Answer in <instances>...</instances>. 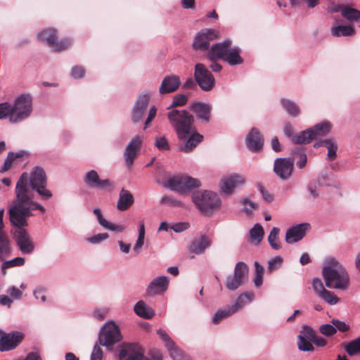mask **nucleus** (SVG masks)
I'll return each mask as SVG.
<instances>
[{
    "label": "nucleus",
    "instance_id": "obj_1",
    "mask_svg": "<svg viewBox=\"0 0 360 360\" xmlns=\"http://www.w3.org/2000/svg\"><path fill=\"white\" fill-rule=\"evenodd\" d=\"M46 173L40 167H35L30 174L27 172L21 174L15 186V200L8 210L9 220L13 226H27V218L32 216V210H38L42 213L45 212L44 206L33 201V198L34 191L46 199L51 198L52 193L46 189Z\"/></svg>",
    "mask_w": 360,
    "mask_h": 360
},
{
    "label": "nucleus",
    "instance_id": "obj_2",
    "mask_svg": "<svg viewBox=\"0 0 360 360\" xmlns=\"http://www.w3.org/2000/svg\"><path fill=\"white\" fill-rule=\"evenodd\" d=\"M122 338L120 328L114 322H107L101 328L98 342L94 347L90 360H102L103 351L99 345L110 347Z\"/></svg>",
    "mask_w": 360,
    "mask_h": 360
},
{
    "label": "nucleus",
    "instance_id": "obj_3",
    "mask_svg": "<svg viewBox=\"0 0 360 360\" xmlns=\"http://www.w3.org/2000/svg\"><path fill=\"white\" fill-rule=\"evenodd\" d=\"M326 285L329 288L346 290L349 285V276L345 269L336 260H331L330 265L322 271Z\"/></svg>",
    "mask_w": 360,
    "mask_h": 360
},
{
    "label": "nucleus",
    "instance_id": "obj_4",
    "mask_svg": "<svg viewBox=\"0 0 360 360\" xmlns=\"http://www.w3.org/2000/svg\"><path fill=\"white\" fill-rule=\"evenodd\" d=\"M231 44L230 39H225L222 42L214 44L209 51L207 58L210 60L221 59L231 65L243 63V60L240 56V49L236 47L231 48Z\"/></svg>",
    "mask_w": 360,
    "mask_h": 360
},
{
    "label": "nucleus",
    "instance_id": "obj_5",
    "mask_svg": "<svg viewBox=\"0 0 360 360\" xmlns=\"http://www.w3.org/2000/svg\"><path fill=\"white\" fill-rule=\"evenodd\" d=\"M167 117L169 123L174 129L178 139L184 140L191 133L192 125L194 122V117L185 110H171Z\"/></svg>",
    "mask_w": 360,
    "mask_h": 360
},
{
    "label": "nucleus",
    "instance_id": "obj_6",
    "mask_svg": "<svg viewBox=\"0 0 360 360\" xmlns=\"http://www.w3.org/2000/svg\"><path fill=\"white\" fill-rule=\"evenodd\" d=\"M10 122L18 123L30 116L32 112V98L30 94H20L13 103H10Z\"/></svg>",
    "mask_w": 360,
    "mask_h": 360
},
{
    "label": "nucleus",
    "instance_id": "obj_7",
    "mask_svg": "<svg viewBox=\"0 0 360 360\" xmlns=\"http://www.w3.org/2000/svg\"><path fill=\"white\" fill-rule=\"evenodd\" d=\"M150 358H145L143 352L136 343H122L119 352L120 360H162V352L158 349L150 350Z\"/></svg>",
    "mask_w": 360,
    "mask_h": 360
},
{
    "label": "nucleus",
    "instance_id": "obj_8",
    "mask_svg": "<svg viewBox=\"0 0 360 360\" xmlns=\"http://www.w3.org/2000/svg\"><path fill=\"white\" fill-rule=\"evenodd\" d=\"M192 200L200 212L206 214L218 210L221 206L219 196L210 191L194 192L192 195Z\"/></svg>",
    "mask_w": 360,
    "mask_h": 360
},
{
    "label": "nucleus",
    "instance_id": "obj_9",
    "mask_svg": "<svg viewBox=\"0 0 360 360\" xmlns=\"http://www.w3.org/2000/svg\"><path fill=\"white\" fill-rule=\"evenodd\" d=\"M167 186L172 191L186 194L190 193L193 189L200 187V182L198 179L188 175H178L169 178Z\"/></svg>",
    "mask_w": 360,
    "mask_h": 360
},
{
    "label": "nucleus",
    "instance_id": "obj_10",
    "mask_svg": "<svg viewBox=\"0 0 360 360\" xmlns=\"http://www.w3.org/2000/svg\"><path fill=\"white\" fill-rule=\"evenodd\" d=\"M84 182L89 188L100 190L107 193H111L115 188V182L114 181L110 179H100L98 172L94 169H91L85 174Z\"/></svg>",
    "mask_w": 360,
    "mask_h": 360
},
{
    "label": "nucleus",
    "instance_id": "obj_11",
    "mask_svg": "<svg viewBox=\"0 0 360 360\" xmlns=\"http://www.w3.org/2000/svg\"><path fill=\"white\" fill-rule=\"evenodd\" d=\"M248 271V266L245 262H238L235 266L233 275L226 278V288L229 290H236L247 281Z\"/></svg>",
    "mask_w": 360,
    "mask_h": 360
},
{
    "label": "nucleus",
    "instance_id": "obj_12",
    "mask_svg": "<svg viewBox=\"0 0 360 360\" xmlns=\"http://www.w3.org/2000/svg\"><path fill=\"white\" fill-rule=\"evenodd\" d=\"M39 41L46 43L50 48L56 51H62L68 49L71 41L65 39L57 41L56 30L54 29H45L37 35Z\"/></svg>",
    "mask_w": 360,
    "mask_h": 360
},
{
    "label": "nucleus",
    "instance_id": "obj_13",
    "mask_svg": "<svg viewBox=\"0 0 360 360\" xmlns=\"http://www.w3.org/2000/svg\"><path fill=\"white\" fill-rule=\"evenodd\" d=\"M194 77L199 87L204 91H210L215 86L214 76L202 63L195 65Z\"/></svg>",
    "mask_w": 360,
    "mask_h": 360
},
{
    "label": "nucleus",
    "instance_id": "obj_14",
    "mask_svg": "<svg viewBox=\"0 0 360 360\" xmlns=\"http://www.w3.org/2000/svg\"><path fill=\"white\" fill-rule=\"evenodd\" d=\"M219 37V32L214 29H203L195 36L193 46L196 50L207 51L212 41Z\"/></svg>",
    "mask_w": 360,
    "mask_h": 360
},
{
    "label": "nucleus",
    "instance_id": "obj_15",
    "mask_svg": "<svg viewBox=\"0 0 360 360\" xmlns=\"http://www.w3.org/2000/svg\"><path fill=\"white\" fill-rule=\"evenodd\" d=\"M294 159L278 158L274 160V172L281 179L286 181L291 176L294 169Z\"/></svg>",
    "mask_w": 360,
    "mask_h": 360
},
{
    "label": "nucleus",
    "instance_id": "obj_16",
    "mask_svg": "<svg viewBox=\"0 0 360 360\" xmlns=\"http://www.w3.org/2000/svg\"><path fill=\"white\" fill-rule=\"evenodd\" d=\"M157 333L160 339L164 342L165 347L167 348L170 357L173 360H190L189 356L186 355L175 344L174 340L169 336L166 331L159 329L157 331Z\"/></svg>",
    "mask_w": 360,
    "mask_h": 360
},
{
    "label": "nucleus",
    "instance_id": "obj_17",
    "mask_svg": "<svg viewBox=\"0 0 360 360\" xmlns=\"http://www.w3.org/2000/svg\"><path fill=\"white\" fill-rule=\"evenodd\" d=\"M150 94L148 93L142 94L138 96L131 113V120L133 123H136L142 120L149 103Z\"/></svg>",
    "mask_w": 360,
    "mask_h": 360
},
{
    "label": "nucleus",
    "instance_id": "obj_18",
    "mask_svg": "<svg viewBox=\"0 0 360 360\" xmlns=\"http://www.w3.org/2000/svg\"><path fill=\"white\" fill-rule=\"evenodd\" d=\"M24 334L19 331L3 333L0 339V351L6 352L15 349L23 340Z\"/></svg>",
    "mask_w": 360,
    "mask_h": 360
},
{
    "label": "nucleus",
    "instance_id": "obj_19",
    "mask_svg": "<svg viewBox=\"0 0 360 360\" xmlns=\"http://www.w3.org/2000/svg\"><path fill=\"white\" fill-rule=\"evenodd\" d=\"M22 227L17 226L19 229L16 231L15 240L22 253L28 255L34 251L35 246L31 236L25 230L22 229Z\"/></svg>",
    "mask_w": 360,
    "mask_h": 360
},
{
    "label": "nucleus",
    "instance_id": "obj_20",
    "mask_svg": "<svg viewBox=\"0 0 360 360\" xmlns=\"http://www.w3.org/2000/svg\"><path fill=\"white\" fill-rule=\"evenodd\" d=\"M245 182V178L238 174L226 176L221 181V191L225 195H230L233 193L236 187L242 186Z\"/></svg>",
    "mask_w": 360,
    "mask_h": 360
},
{
    "label": "nucleus",
    "instance_id": "obj_21",
    "mask_svg": "<svg viewBox=\"0 0 360 360\" xmlns=\"http://www.w3.org/2000/svg\"><path fill=\"white\" fill-rule=\"evenodd\" d=\"M142 142L143 139L139 136L134 137L129 142L124 153V159L127 167H131L138 156Z\"/></svg>",
    "mask_w": 360,
    "mask_h": 360
},
{
    "label": "nucleus",
    "instance_id": "obj_22",
    "mask_svg": "<svg viewBox=\"0 0 360 360\" xmlns=\"http://www.w3.org/2000/svg\"><path fill=\"white\" fill-rule=\"evenodd\" d=\"M169 285V278L167 276H161L155 278L149 283L146 288V295L149 297L162 294L165 292Z\"/></svg>",
    "mask_w": 360,
    "mask_h": 360
},
{
    "label": "nucleus",
    "instance_id": "obj_23",
    "mask_svg": "<svg viewBox=\"0 0 360 360\" xmlns=\"http://www.w3.org/2000/svg\"><path fill=\"white\" fill-rule=\"evenodd\" d=\"M309 227L308 223L299 224L288 229L285 233V242L289 244L301 240Z\"/></svg>",
    "mask_w": 360,
    "mask_h": 360
},
{
    "label": "nucleus",
    "instance_id": "obj_24",
    "mask_svg": "<svg viewBox=\"0 0 360 360\" xmlns=\"http://www.w3.org/2000/svg\"><path fill=\"white\" fill-rule=\"evenodd\" d=\"M181 85L180 77L174 74L165 76L159 87V93L165 95L176 91Z\"/></svg>",
    "mask_w": 360,
    "mask_h": 360
},
{
    "label": "nucleus",
    "instance_id": "obj_25",
    "mask_svg": "<svg viewBox=\"0 0 360 360\" xmlns=\"http://www.w3.org/2000/svg\"><path fill=\"white\" fill-rule=\"evenodd\" d=\"M212 239L207 235H199L189 245V251L195 255L203 254L211 246Z\"/></svg>",
    "mask_w": 360,
    "mask_h": 360
},
{
    "label": "nucleus",
    "instance_id": "obj_26",
    "mask_svg": "<svg viewBox=\"0 0 360 360\" xmlns=\"http://www.w3.org/2000/svg\"><path fill=\"white\" fill-rule=\"evenodd\" d=\"M248 148L253 152L260 150L264 145L263 136L257 128H252L246 136Z\"/></svg>",
    "mask_w": 360,
    "mask_h": 360
},
{
    "label": "nucleus",
    "instance_id": "obj_27",
    "mask_svg": "<svg viewBox=\"0 0 360 360\" xmlns=\"http://www.w3.org/2000/svg\"><path fill=\"white\" fill-rule=\"evenodd\" d=\"M191 110L198 120L206 123L210 122L212 110L210 105L204 102H195L191 105Z\"/></svg>",
    "mask_w": 360,
    "mask_h": 360
},
{
    "label": "nucleus",
    "instance_id": "obj_28",
    "mask_svg": "<svg viewBox=\"0 0 360 360\" xmlns=\"http://www.w3.org/2000/svg\"><path fill=\"white\" fill-rule=\"evenodd\" d=\"M134 203V197L132 193L124 188H122L119 193L116 208L121 212L129 210Z\"/></svg>",
    "mask_w": 360,
    "mask_h": 360
},
{
    "label": "nucleus",
    "instance_id": "obj_29",
    "mask_svg": "<svg viewBox=\"0 0 360 360\" xmlns=\"http://www.w3.org/2000/svg\"><path fill=\"white\" fill-rule=\"evenodd\" d=\"M4 210H0V259H4L5 257L10 252L9 240L3 231V214Z\"/></svg>",
    "mask_w": 360,
    "mask_h": 360
},
{
    "label": "nucleus",
    "instance_id": "obj_30",
    "mask_svg": "<svg viewBox=\"0 0 360 360\" xmlns=\"http://www.w3.org/2000/svg\"><path fill=\"white\" fill-rule=\"evenodd\" d=\"M203 139V136L198 134L194 133L191 134L184 143L179 146V150L185 153H189L196 147Z\"/></svg>",
    "mask_w": 360,
    "mask_h": 360
},
{
    "label": "nucleus",
    "instance_id": "obj_31",
    "mask_svg": "<svg viewBox=\"0 0 360 360\" xmlns=\"http://www.w3.org/2000/svg\"><path fill=\"white\" fill-rule=\"evenodd\" d=\"M134 311L139 316L147 319H151L155 315L154 310L142 300L136 303Z\"/></svg>",
    "mask_w": 360,
    "mask_h": 360
},
{
    "label": "nucleus",
    "instance_id": "obj_32",
    "mask_svg": "<svg viewBox=\"0 0 360 360\" xmlns=\"http://www.w3.org/2000/svg\"><path fill=\"white\" fill-rule=\"evenodd\" d=\"M254 298V294L251 292H245L240 294L235 301L234 304L231 307L234 314L240 311L246 304Z\"/></svg>",
    "mask_w": 360,
    "mask_h": 360
},
{
    "label": "nucleus",
    "instance_id": "obj_33",
    "mask_svg": "<svg viewBox=\"0 0 360 360\" xmlns=\"http://www.w3.org/2000/svg\"><path fill=\"white\" fill-rule=\"evenodd\" d=\"M341 346L349 356H352L360 354V336L350 342H342Z\"/></svg>",
    "mask_w": 360,
    "mask_h": 360
},
{
    "label": "nucleus",
    "instance_id": "obj_34",
    "mask_svg": "<svg viewBox=\"0 0 360 360\" xmlns=\"http://www.w3.org/2000/svg\"><path fill=\"white\" fill-rule=\"evenodd\" d=\"M330 32L336 37H349L354 34V29L349 25H337L331 28Z\"/></svg>",
    "mask_w": 360,
    "mask_h": 360
},
{
    "label": "nucleus",
    "instance_id": "obj_35",
    "mask_svg": "<svg viewBox=\"0 0 360 360\" xmlns=\"http://www.w3.org/2000/svg\"><path fill=\"white\" fill-rule=\"evenodd\" d=\"M312 131L308 129L292 137V142L295 144H307L310 143L313 139Z\"/></svg>",
    "mask_w": 360,
    "mask_h": 360
},
{
    "label": "nucleus",
    "instance_id": "obj_36",
    "mask_svg": "<svg viewBox=\"0 0 360 360\" xmlns=\"http://www.w3.org/2000/svg\"><path fill=\"white\" fill-rule=\"evenodd\" d=\"M330 128L331 127L329 122H323L309 128V130H311V134L314 139L317 136H325L330 131Z\"/></svg>",
    "mask_w": 360,
    "mask_h": 360
},
{
    "label": "nucleus",
    "instance_id": "obj_37",
    "mask_svg": "<svg viewBox=\"0 0 360 360\" xmlns=\"http://www.w3.org/2000/svg\"><path fill=\"white\" fill-rule=\"evenodd\" d=\"M234 314L232 309L230 306H226L225 307L218 310L212 317V322L214 324H218L221 321L227 319Z\"/></svg>",
    "mask_w": 360,
    "mask_h": 360
},
{
    "label": "nucleus",
    "instance_id": "obj_38",
    "mask_svg": "<svg viewBox=\"0 0 360 360\" xmlns=\"http://www.w3.org/2000/svg\"><path fill=\"white\" fill-rule=\"evenodd\" d=\"M281 103L290 115L297 117L300 115V108L295 102L290 99L282 98Z\"/></svg>",
    "mask_w": 360,
    "mask_h": 360
},
{
    "label": "nucleus",
    "instance_id": "obj_39",
    "mask_svg": "<svg viewBox=\"0 0 360 360\" xmlns=\"http://www.w3.org/2000/svg\"><path fill=\"white\" fill-rule=\"evenodd\" d=\"M340 11L342 15L349 21H356L360 19V11L355 8L344 6Z\"/></svg>",
    "mask_w": 360,
    "mask_h": 360
},
{
    "label": "nucleus",
    "instance_id": "obj_40",
    "mask_svg": "<svg viewBox=\"0 0 360 360\" xmlns=\"http://www.w3.org/2000/svg\"><path fill=\"white\" fill-rule=\"evenodd\" d=\"M323 144H324V146L328 149L327 156L328 160L333 161L335 160L337 157L336 152L338 150V146L335 142L331 139H327L323 140Z\"/></svg>",
    "mask_w": 360,
    "mask_h": 360
},
{
    "label": "nucleus",
    "instance_id": "obj_41",
    "mask_svg": "<svg viewBox=\"0 0 360 360\" xmlns=\"http://www.w3.org/2000/svg\"><path fill=\"white\" fill-rule=\"evenodd\" d=\"M144 238H145V226L143 221H141L139 227V236L138 238L133 247L134 251L136 254H139L140 249L143 247L144 244Z\"/></svg>",
    "mask_w": 360,
    "mask_h": 360
},
{
    "label": "nucleus",
    "instance_id": "obj_42",
    "mask_svg": "<svg viewBox=\"0 0 360 360\" xmlns=\"http://www.w3.org/2000/svg\"><path fill=\"white\" fill-rule=\"evenodd\" d=\"M279 231L280 230L278 228L274 227L270 231L269 235L268 236V241L269 243V245L274 250H278L281 247L278 238Z\"/></svg>",
    "mask_w": 360,
    "mask_h": 360
},
{
    "label": "nucleus",
    "instance_id": "obj_43",
    "mask_svg": "<svg viewBox=\"0 0 360 360\" xmlns=\"http://www.w3.org/2000/svg\"><path fill=\"white\" fill-rule=\"evenodd\" d=\"M255 278L254 283L256 287H259L262 284L264 267L258 262H255Z\"/></svg>",
    "mask_w": 360,
    "mask_h": 360
},
{
    "label": "nucleus",
    "instance_id": "obj_44",
    "mask_svg": "<svg viewBox=\"0 0 360 360\" xmlns=\"http://www.w3.org/2000/svg\"><path fill=\"white\" fill-rule=\"evenodd\" d=\"M25 264L23 257H15L11 260L4 262L1 265V271L3 274H6V269L13 266H21Z\"/></svg>",
    "mask_w": 360,
    "mask_h": 360
},
{
    "label": "nucleus",
    "instance_id": "obj_45",
    "mask_svg": "<svg viewBox=\"0 0 360 360\" xmlns=\"http://www.w3.org/2000/svg\"><path fill=\"white\" fill-rule=\"evenodd\" d=\"M297 347L298 349L303 352H314V347L312 342L308 339L303 338V337H297Z\"/></svg>",
    "mask_w": 360,
    "mask_h": 360
},
{
    "label": "nucleus",
    "instance_id": "obj_46",
    "mask_svg": "<svg viewBox=\"0 0 360 360\" xmlns=\"http://www.w3.org/2000/svg\"><path fill=\"white\" fill-rule=\"evenodd\" d=\"M264 229L259 224H256L250 231V237L257 241L260 242L264 236Z\"/></svg>",
    "mask_w": 360,
    "mask_h": 360
},
{
    "label": "nucleus",
    "instance_id": "obj_47",
    "mask_svg": "<svg viewBox=\"0 0 360 360\" xmlns=\"http://www.w3.org/2000/svg\"><path fill=\"white\" fill-rule=\"evenodd\" d=\"M319 297L330 305L336 304L339 301V298L335 295V294L328 290L323 291Z\"/></svg>",
    "mask_w": 360,
    "mask_h": 360
},
{
    "label": "nucleus",
    "instance_id": "obj_48",
    "mask_svg": "<svg viewBox=\"0 0 360 360\" xmlns=\"http://www.w3.org/2000/svg\"><path fill=\"white\" fill-rule=\"evenodd\" d=\"M292 154L293 155H298L299 160L297 161V166L300 169H302L306 166L307 162V155L303 153L300 148H295L292 149Z\"/></svg>",
    "mask_w": 360,
    "mask_h": 360
},
{
    "label": "nucleus",
    "instance_id": "obj_49",
    "mask_svg": "<svg viewBox=\"0 0 360 360\" xmlns=\"http://www.w3.org/2000/svg\"><path fill=\"white\" fill-rule=\"evenodd\" d=\"M316 335V332L311 327L307 325H304L302 328L301 331L300 332L298 337H303V338L308 339L309 340L312 341V340L315 338Z\"/></svg>",
    "mask_w": 360,
    "mask_h": 360
},
{
    "label": "nucleus",
    "instance_id": "obj_50",
    "mask_svg": "<svg viewBox=\"0 0 360 360\" xmlns=\"http://www.w3.org/2000/svg\"><path fill=\"white\" fill-rule=\"evenodd\" d=\"M160 202L162 205H165L170 207H182L183 203L178 200L177 199L174 198V197L171 195H165L163 196Z\"/></svg>",
    "mask_w": 360,
    "mask_h": 360
},
{
    "label": "nucleus",
    "instance_id": "obj_51",
    "mask_svg": "<svg viewBox=\"0 0 360 360\" xmlns=\"http://www.w3.org/2000/svg\"><path fill=\"white\" fill-rule=\"evenodd\" d=\"M283 259L281 256H276L271 259L268 262L267 269L269 272H272L274 270L280 268L283 264Z\"/></svg>",
    "mask_w": 360,
    "mask_h": 360
},
{
    "label": "nucleus",
    "instance_id": "obj_52",
    "mask_svg": "<svg viewBox=\"0 0 360 360\" xmlns=\"http://www.w3.org/2000/svg\"><path fill=\"white\" fill-rule=\"evenodd\" d=\"M155 146L161 151L169 150V144L165 136H158L155 138Z\"/></svg>",
    "mask_w": 360,
    "mask_h": 360
},
{
    "label": "nucleus",
    "instance_id": "obj_53",
    "mask_svg": "<svg viewBox=\"0 0 360 360\" xmlns=\"http://www.w3.org/2000/svg\"><path fill=\"white\" fill-rule=\"evenodd\" d=\"M188 101V97L182 94H176L174 96L173 101L169 109L171 108L184 105Z\"/></svg>",
    "mask_w": 360,
    "mask_h": 360
},
{
    "label": "nucleus",
    "instance_id": "obj_54",
    "mask_svg": "<svg viewBox=\"0 0 360 360\" xmlns=\"http://www.w3.org/2000/svg\"><path fill=\"white\" fill-rule=\"evenodd\" d=\"M240 202L243 205L244 212L248 215H250L257 207L256 204L248 198L242 199Z\"/></svg>",
    "mask_w": 360,
    "mask_h": 360
},
{
    "label": "nucleus",
    "instance_id": "obj_55",
    "mask_svg": "<svg viewBox=\"0 0 360 360\" xmlns=\"http://www.w3.org/2000/svg\"><path fill=\"white\" fill-rule=\"evenodd\" d=\"M319 332L326 336H330L336 333V328L333 323L322 324L319 326Z\"/></svg>",
    "mask_w": 360,
    "mask_h": 360
},
{
    "label": "nucleus",
    "instance_id": "obj_56",
    "mask_svg": "<svg viewBox=\"0 0 360 360\" xmlns=\"http://www.w3.org/2000/svg\"><path fill=\"white\" fill-rule=\"evenodd\" d=\"M108 238V234L106 233H98L91 237L86 238L85 240L91 244H98Z\"/></svg>",
    "mask_w": 360,
    "mask_h": 360
},
{
    "label": "nucleus",
    "instance_id": "obj_57",
    "mask_svg": "<svg viewBox=\"0 0 360 360\" xmlns=\"http://www.w3.org/2000/svg\"><path fill=\"white\" fill-rule=\"evenodd\" d=\"M10 103L4 102L0 103V120L8 119L10 121Z\"/></svg>",
    "mask_w": 360,
    "mask_h": 360
},
{
    "label": "nucleus",
    "instance_id": "obj_58",
    "mask_svg": "<svg viewBox=\"0 0 360 360\" xmlns=\"http://www.w3.org/2000/svg\"><path fill=\"white\" fill-rule=\"evenodd\" d=\"M331 323L336 328V331L338 330L340 332H347L349 330V326L344 321H342L338 319H333Z\"/></svg>",
    "mask_w": 360,
    "mask_h": 360
},
{
    "label": "nucleus",
    "instance_id": "obj_59",
    "mask_svg": "<svg viewBox=\"0 0 360 360\" xmlns=\"http://www.w3.org/2000/svg\"><path fill=\"white\" fill-rule=\"evenodd\" d=\"M312 286L313 289L318 294L319 296L326 290L325 289L322 281L319 278H314L312 280Z\"/></svg>",
    "mask_w": 360,
    "mask_h": 360
},
{
    "label": "nucleus",
    "instance_id": "obj_60",
    "mask_svg": "<svg viewBox=\"0 0 360 360\" xmlns=\"http://www.w3.org/2000/svg\"><path fill=\"white\" fill-rule=\"evenodd\" d=\"M85 74V70L83 67L76 65L72 68L71 76L74 79H80L84 77Z\"/></svg>",
    "mask_w": 360,
    "mask_h": 360
},
{
    "label": "nucleus",
    "instance_id": "obj_61",
    "mask_svg": "<svg viewBox=\"0 0 360 360\" xmlns=\"http://www.w3.org/2000/svg\"><path fill=\"white\" fill-rule=\"evenodd\" d=\"M94 214L96 216L98 224L102 226L103 228L106 226V224L108 221H107L102 214L101 210L98 207H96L93 210Z\"/></svg>",
    "mask_w": 360,
    "mask_h": 360
},
{
    "label": "nucleus",
    "instance_id": "obj_62",
    "mask_svg": "<svg viewBox=\"0 0 360 360\" xmlns=\"http://www.w3.org/2000/svg\"><path fill=\"white\" fill-rule=\"evenodd\" d=\"M108 314V310L105 308H96L94 310V316L98 321H103L105 319Z\"/></svg>",
    "mask_w": 360,
    "mask_h": 360
},
{
    "label": "nucleus",
    "instance_id": "obj_63",
    "mask_svg": "<svg viewBox=\"0 0 360 360\" xmlns=\"http://www.w3.org/2000/svg\"><path fill=\"white\" fill-rule=\"evenodd\" d=\"M156 112H157V110L155 106H152L150 108L148 114V117L144 122L143 129H146L149 127L151 121L156 115Z\"/></svg>",
    "mask_w": 360,
    "mask_h": 360
},
{
    "label": "nucleus",
    "instance_id": "obj_64",
    "mask_svg": "<svg viewBox=\"0 0 360 360\" xmlns=\"http://www.w3.org/2000/svg\"><path fill=\"white\" fill-rule=\"evenodd\" d=\"M7 292L9 294L11 297L15 300H19L21 298L22 292L18 288L15 286H12L9 288L7 290Z\"/></svg>",
    "mask_w": 360,
    "mask_h": 360
}]
</instances>
